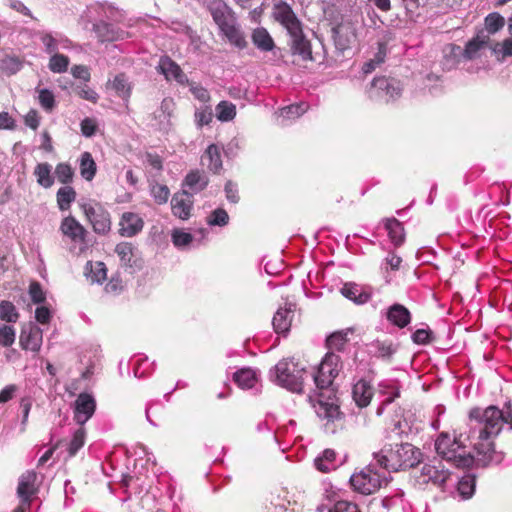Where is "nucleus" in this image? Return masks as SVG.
<instances>
[{
    "label": "nucleus",
    "mask_w": 512,
    "mask_h": 512,
    "mask_svg": "<svg viewBox=\"0 0 512 512\" xmlns=\"http://www.w3.org/2000/svg\"><path fill=\"white\" fill-rule=\"evenodd\" d=\"M216 117L219 121L228 122L236 116V106L229 101H221L215 108Z\"/></svg>",
    "instance_id": "nucleus-43"
},
{
    "label": "nucleus",
    "mask_w": 512,
    "mask_h": 512,
    "mask_svg": "<svg viewBox=\"0 0 512 512\" xmlns=\"http://www.w3.org/2000/svg\"><path fill=\"white\" fill-rule=\"evenodd\" d=\"M21 68L22 62L16 56L6 55L0 59V69L9 75L16 74Z\"/></svg>",
    "instance_id": "nucleus-47"
},
{
    "label": "nucleus",
    "mask_w": 512,
    "mask_h": 512,
    "mask_svg": "<svg viewBox=\"0 0 512 512\" xmlns=\"http://www.w3.org/2000/svg\"><path fill=\"white\" fill-rule=\"evenodd\" d=\"M234 381L243 389L252 388L257 382L256 371L251 368H242L233 375Z\"/></svg>",
    "instance_id": "nucleus-36"
},
{
    "label": "nucleus",
    "mask_w": 512,
    "mask_h": 512,
    "mask_svg": "<svg viewBox=\"0 0 512 512\" xmlns=\"http://www.w3.org/2000/svg\"><path fill=\"white\" fill-rule=\"evenodd\" d=\"M384 480H386L385 471L381 470L373 459L360 472L350 477V484L358 493L370 495L380 489Z\"/></svg>",
    "instance_id": "nucleus-6"
},
{
    "label": "nucleus",
    "mask_w": 512,
    "mask_h": 512,
    "mask_svg": "<svg viewBox=\"0 0 512 512\" xmlns=\"http://www.w3.org/2000/svg\"><path fill=\"white\" fill-rule=\"evenodd\" d=\"M86 440V429L83 426H80L76 429L72 435V439L70 440L67 451L69 457H74L78 451L84 446Z\"/></svg>",
    "instance_id": "nucleus-41"
},
{
    "label": "nucleus",
    "mask_w": 512,
    "mask_h": 512,
    "mask_svg": "<svg viewBox=\"0 0 512 512\" xmlns=\"http://www.w3.org/2000/svg\"><path fill=\"white\" fill-rule=\"evenodd\" d=\"M229 222L228 213L222 209H215L207 218V223L210 226H226Z\"/></svg>",
    "instance_id": "nucleus-50"
},
{
    "label": "nucleus",
    "mask_w": 512,
    "mask_h": 512,
    "mask_svg": "<svg viewBox=\"0 0 512 512\" xmlns=\"http://www.w3.org/2000/svg\"><path fill=\"white\" fill-rule=\"evenodd\" d=\"M352 330L348 329L346 331H338L334 332L327 338V346L329 349H335L337 351H341L344 349V346L348 342L347 335L351 333Z\"/></svg>",
    "instance_id": "nucleus-45"
},
{
    "label": "nucleus",
    "mask_w": 512,
    "mask_h": 512,
    "mask_svg": "<svg viewBox=\"0 0 512 512\" xmlns=\"http://www.w3.org/2000/svg\"><path fill=\"white\" fill-rule=\"evenodd\" d=\"M69 58L63 54L55 53L49 61V69L54 73H63L67 71Z\"/></svg>",
    "instance_id": "nucleus-48"
},
{
    "label": "nucleus",
    "mask_w": 512,
    "mask_h": 512,
    "mask_svg": "<svg viewBox=\"0 0 512 512\" xmlns=\"http://www.w3.org/2000/svg\"><path fill=\"white\" fill-rule=\"evenodd\" d=\"M332 37L335 46L340 51H345L356 42V30L352 23L344 22L332 28Z\"/></svg>",
    "instance_id": "nucleus-14"
},
{
    "label": "nucleus",
    "mask_w": 512,
    "mask_h": 512,
    "mask_svg": "<svg viewBox=\"0 0 512 512\" xmlns=\"http://www.w3.org/2000/svg\"><path fill=\"white\" fill-rule=\"evenodd\" d=\"M150 194L157 204L162 205L167 203L170 190L168 186L155 182L150 185Z\"/></svg>",
    "instance_id": "nucleus-46"
},
{
    "label": "nucleus",
    "mask_w": 512,
    "mask_h": 512,
    "mask_svg": "<svg viewBox=\"0 0 512 512\" xmlns=\"http://www.w3.org/2000/svg\"><path fill=\"white\" fill-rule=\"evenodd\" d=\"M340 291L345 298L353 301L357 305L367 303L372 295L368 289L353 282L345 283Z\"/></svg>",
    "instance_id": "nucleus-22"
},
{
    "label": "nucleus",
    "mask_w": 512,
    "mask_h": 512,
    "mask_svg": "<svg viewBox=\"0 0 512 512\" xmlns=\"http://www.w3.org/2000/svg\"><path fill=\"white\" fill-rule=\"evenodd\" d=\"M352 396L358 407H366L371 402L373 396V388L369 382L364 379H360L353 386Z\"/></svg>",
    "instance_id": "nucleus-27"
},
{
    "label": "nucleus",
    "mask_w": 512,
    "mask_h": 512,
    "mask_svg": "<svg viewBox=\"0 0 512 512\" xmlns=\"http://www.w3.org/2000/svg\"><path fill=\"white\" fill-rule=\"evenodd\" d=\"M203 160H208V168L212 172L219 173L222 169L220 147L215 144L209 145L203 155Z\"/></svg>",
    "instance_id": "nucleus-37"
},
{
    "label": "nucleus",
    "mask_w": 512,
    "mask_h": 512,
    "mask_svg": "<svg viewBox=\"0 0 512 512\" xmlns=\"http://www.w3.org/2000/svg\"><path fill=\"white\" fill-rule=\"evenodd\" d=\"M107 86L113 89L117 96L124 101H128L131 96L132 86L124 73H120L116 75L113 80H109Z\"/></svg>",
    "instance_id": "nucleus-30"
},
{
    "label": "nucleus",
    "mask_w": 512,
    "mask_h": 512,
    "mask_svg": "<svg viewBox=\"0 0 512 512\" xmlns=\"http://www.w3.org/2000/svg\"><path fill=\"white\" fill-rule=\"evenodd\" d=\"M379 468L392 473L416 467L423 460L421 450L408 442L385 444L373 453Z\"/></svg>",
    "instance_id": "nucleus-3"
},
{
    "label": "nucleus",
    "mask_w": 512,
    "mask_h": 512,
    "mask_svg": "<svg viewBox=\"0 0 512 512\" xmlns=\"http://www.w3.org/2000/svg\"><path fill=\"white\" fill-rule=\"evenodd\" d=\"M116 254L119 256L120 261L124 267L132 269H140L142 266L141 260L135 254V248L131 243L121 242L116 245Z\"/></svg>",
    "instance_id": "nucleus-23"
},
{
    "label": "nucleus",
    "mask_w": 512,
    "mask_h": 512,
    "mask_svg": "<svg viewBox=\"0 0 512 512\" xmlns=\"http://www.w3.org/2000/svg\"><path fill=\"white\" fill-rule=\"evenodd\" d=\"M37 475L34 471H26L19 478L17 487V494L21 498V501L30 506V498L35 493L34 484Z\"/></svg>",
    "instance_id": "nucleus-25"
},
{
    "label": "nucleus",
    "mask_w": 512,
    "mask_h": 512,
    "mask_svg": "<svg viewBox=\"0 0 512 512\" xmlns=\"http://www.w3.org/2000/svg\"><path fill=\"white\" fill-rule=\"evenodd\" d=\"M403 91L401 82L395 78L375 77L368 89V96L376 102H393L397 100Z\"/></svg>",
    "instance_id": "nucleus-7"
},
{
    "label": "nucleus",
    "mask_w": 512,
    "mask_h": 512,
    "mask_svg": "<svg viewBox=\"0 0 512 512\" xmlns=\"http://www.w3.org/2000/svg\"><path fill=\"white\" fill-rule=\"evenodd\" d=\"M60 230L73 242H85L87 231L73 216H67L62 220Z\"/></svg>",
    "instance_id": "nucleus-21"
},
{
    "label": "nucleus",
    "mask_w": 512,
    "mask_h": 512,
    "mask_svg": "<svg viewBox=\"0 0 512 512\" xmlns=\"http://www.w3.org/2000/svg\"><path fill=\"white\" fill-rule=\"evenodd\" d=\"M336 452L332 449H325L321 455L314 460L316 469L320 472L327 473L336 468Z\"/></svg>",
    "instance_id": "nucleus-35"
},
{
    "label": "nucleus",
    "mask_w": 512,
    "mask_h": 512,
    "mask_svg": "<svg viewBox=\"0 0 512 512\" xmlns=\"http://www.w3.org/2000/svg\"><path fill=\"white\" fill-rule=\"evenodd\" d=\"M272 17L286 29L291 54L298 56L302 61L313 60L311 43L304 35L302 23L291 6L284 1H278L273 5Z\"/></svg>",
    "instance_id": "nucleus-2"
},
{
    "label": "nucleus",
    "mask_w": 512,
    "mask_h": 512,
    "mask_svg": "<svg viewBox=\"0 0 512 512\" xmlns=\"http://www.w3.org/2000/svg\"><path fill=\"white\" fill-rule=\"evenodd\" d=\"M38 100L41 107L48 112L52 111L55 107V97L49 89L38 90Z\"/></svg>",
    "instance_id": "nucleus-52"
},
{
    "label": "nucleus",
    "mask_w": 512,
    "mask_h": 512,
    "mask_svg": "<svg viewBox=\"0 0 512 512\" xmlns=\"http://www.w3.org/2000/svg\"><path fill=\"white\" fill-rule=\"evenodd\" d=\"M307 371L294 360L283 359L270 370V378L279 386L294 393L303 390L304 375Z\"/></svg>",
    "instance_id": "nucleus-4"
},
{
    "label": "nucleus",
    "mask_w": 512,
    "mask_h": 512,
    "mask_svg": "<svg viewBox=\"0 0 512 512\" xmlns=\"http://www.w3.org/2000/svg\"><path fill=\"white\" fill-rule=\"evenodd\" d=\"M412 341L418 345H427L434 339L432 331L427 329H417L411 336Z\"/></svg>",
    "instance_id": "nucleus-55"
},
{
    "label": "nucleus",
    "mask_w": 512,
    "mask_h": 512,
    "mask_svg": "<svg viewBox=\"0 0 512 512\" xmlns=\"http://www.w3.org/2000/svg\"><path fill=\"white\" fill-rule=\"evenodd\" d=\"M341 367L340 356L333 352H328L319 364L317 371L311 372L310 375L313 378L316 387L319 390H324L332 385L333 380L338 376Z\"/></svg>",
    "instance_id": "nucleus-9"
},
{
    "label": "nucleus",
    "mask_w": 512,
    "mask_h": 512,
    "mask_svg": "<svg viewBox=\"0 0 512 512\" xmlns=\"http://www.w3.org/2000/svg\"><path fill=\"white\" fill-rule=\"evenodd\" d=\"M463 435H460L462 438ZM435 450L441 459L456 467H469L474 463V457L464 450L463 440L451 439L448 434L442 433L435 441Z\"/></svg>",
    "instance_id": "nucleus-5"
},
{
    "label": "nucleus",
    "mask_w": 512,
    "mask_h": 512,
    "mask_svg": "<svg viewBox=\"0 0 512 512\" xmlns=\"http://www.w3.org/2000/svg\"><path fill=\"white\" fill-rule=\"evenodd\" d=\"M505 424L512 429V402L508 401L501 410L496 406L485 409L475 407L469 412V430L465 440L477 453V464L488 466L499 464L503 460V453L495 450L494 439L500 434Z\"/></svg>",
    "instance_id": "nucleus-1"
},
{
    "label": "nucleus",
    "mask_w": 512,
    "mask_h": 512,
    "mask_svg": "<svg viewBox=\"0 0 512 512\" xmlns=\"http://www.w3.org/2000/svg\"><path fill=\"white\" fill-rule=\"evenodd\" d=\"M94 31L101 42L124 40L129 36L127 31L104 21L94 24Z\"/></svg>",
    "instance_id": "nucleus-17"
},
{
    "label": "nucleus",
    "mask_w": 512,
    "mask_h": 512,
    "mask_svg": "<svg viewBox=\"0 0 512 512\" xmlns=\"http://www.w3.org/2000/svg\"><path fill=\"white\" fill-rule=\"evenodd\" d=\"M384 315L389 323L400 329L408 326L412 319V315L408 308L399 303H394L389 306L385 310Z\"/></svg>",
    "instance_id": "nucleus-19"
},
{
    "label": "nucleus",
    "mask_w": 512,
    "mask_h": 512,
    "mask_svg": "<svg viewBox=\"0 0 512 512\" xmlns=\"http://www.w3.org/2000/svg\"><path fill=\"white\" fill-rule=\"evenodd\" d=\"M224 191L226 194V198L231 203H238L239 201V195H238V188L237 184H235L232 181H227L224 187Z\"/></svg>",
    "instance_id": "nucleus-62"
},
{
    "label": "nucleus",
    "mask_w": 512,
    "mask_h": 512,
    "mask_svg": "<svg viewBox=\"0 0 512 512\" xmlns=\"http://www.w3.org/2000/svg\"><path fill=\"white\" fill-rule=\"evenodd\" d=\"M183 185L188 187L192 193H197L206 188L208 185V178L204 173L198 170L191 171L186 175Z\"/></svg>",
    "instance_id": "nucleus-34"
},
{
    "label": "nucleus",
    "mask_w": 512,
    "mask_h": 512,
    "mask_svg": "<svg viewBox=\"0 0 512 512\" xmlns=\"http://www.w3.org/2000/svg\"><path fill=\"white\" fill-rule=\"evenodd\" d=\"M25 124L33 130H36L40 124V118L36 110H30L24 117Z\"/></svg>",
    "instance_id": "nucleus-64"
},
{
    "label": "nucleus",
    "mask_w": 512,
    "mask_h": 512,
    "mask_svg": "<svg viewBox=\"0 0 512 512\" xmlns=\"http://www.w3.org/2000/svg\"><path fill=\"white\" fill-rule=\"evenodd\" d=\"M55 175L59 182L68 184L72 181L74 171L67 163H59L55 168Z\"/></svg>",
    "instance_id": "nucleus-51"
},
{
    "label": "nucleus",
    "mask_w": 512,
    "mask_h": 512,
    "mask_svg": "<svg viewBox=\"0 0 512 512\" xmlns=\"http://www.w3.org/2000/svg\"><path fill=\"white\" fill-rule=\"evenodd\" d=\"M16 331L12 326L2 325L0 326V345L3 347H9L15 342Z\"/></svg>",
    "instance_id": "nucleus-53"
},
{
    "label": "nucleus",
    "mask_w": 512,
    "mask_h": 512,
    "mask_svg": "<svg viewBox=\"0 0 512 512\" xmlns=\"http://www.w3.org/2000/svg\"><path fill=\"white\" fill-rule=\"evenodd\" d=\"M341 367L340 356L333 352H328L319 364L317 371L311 372L310 375L313 378L316 387L319 390H324L332 385L333 380L338 376Z\"/></svg>",
    "instance_id": "nucleus-8"
},
{
    "label": "nucleus",
    "mask_w": 512,
    "mask_h": 512,
    "mask_svg": "<svg viewBox=\"0 0 512 512\" xmlns=\"http://www.w3.org/2000/svg\"><path fill=\"white\" fill-rule=\"evenodd\" d=\"M195 118L199 126L208 125L212 120V111L208 108L197 111Z\"/></svg>",
    "instance_id": "nucleus-63"
},
{
    "label": "nucleus",
    "mask_w": 512,
    "mask_h": 512,
    "mask_svg": "<svg viewBox=\"0 0 512 512\" xmlns=\"http://www.w3.org/2000/svg\"><path fill=\"white\" fill-rule=\"evenodd\" d=\"M384 225L392 243L395 246H401L405 240V231L402 223L396 218H388L385 220Z\"/></svg>",
    "instance_id": "nucleus-32"
},
{
    "label": "nucleus",
    "mask_w": 512,
    "mask_h": 512,
    "mask_svg": "<svg viewBox=\"0 0 512 512\" xmlns=\"http://www.w3.org/2000/svg\"><path fill=\"white\" fill-rule=\"evenodd\" d=\"M193 208L192 193L182 190L173 195L171 199V210L174 216L187 220Z\"/></svg>",
    "instance_id": "nucleus-15"
},
{
    "label": "nucleus",
    "mask_w": 512,
    "mask_h": 512,
    "mask_svg": "<svg viewBox=\"0 0 512 512\" xmlns=\"http://www.w3.org/2000/svg\"><path fill=\"white\" fill-rule=\"evenodd\" d=\"M75 198L76 192L71 186L61 187L57 192V204L59 209L62 211L69 209Z\"/></svg>",
    "instance_id": "nucleus-42"
},
{
    "label": "nucleus",
    "mask_w": 512,
    "mask_h": 512,
    "mask_svg": "<svg viewBox=\"0 0 512 512\" xmlns=\"http://www.w3.org/2000/svg\"><path fill=\"white\" fill-rule=\"evenodd\" d=\"M119 226V233L121 236L133 237L141 232L144 226V221L136 213L125 212L120 219Z\"/></svg>",
    "instance_id": "nucleus-20"
},
{
    "label": "nucleus",
    "mask_w": 512,
    "mask_h": 512,
    "mask_svg": "<svg viewBox=\"0 0 512 512\" xmlns=\"http://www.w3.org/2000/svg\"><path fill=\"white\" fill-rule=\"evenodd\" d=\"M82 208L95 233L106 234L110 231L111 218L108 211L101 206L93 207L89 204H83Z\"/></svg>",
    "instance_id": "nucleus-10"
},
{
    "label": "nucleus",
    "mask_w": 512,
    "mask_h": 512,
    "mask_svg": "<svg viewBox=\"0 0 512 512\" xmlns=\"http://www.w3.org/2000/svg\"><path fill=\"white\" fill-rule=\"evenodd\" d=\"M157 70L164 75L167 81L175 80L181 85L188 83V78L181 67L168 56L160 58Z\"/></svg>",
    "instance_id": "nucleus-16"
},
{
    "label": "nucleus",
    "mask_w": 512,
    "mask_h": 512,
    "mask_svg": "<svg viewBox=\"0 0 512 512\" xmlns=\"http://www.w3.org/2000/svg\"><path fill=\"white\" fill-rule=\"evenodd\" d=\"M253 44L261 51L268 52L272 51L275 47V43L267 29L258 27L254 29L251 35Z\"/></svg>",
    "instance_id": "nucleus-31"
},
{
    "label": "nucleus",
    "mask_w": 512,
    "mask_h": 512,
    "mask_svg": "<svg viewBox=\"0 0 512 512\" xmlns=\"http://www.w3.org/2000/svg\"><path fill=\"white\" fill-rule=\"evenodd\" d=\"M219 30L229 43L235 47L244 49L247 46L244 33L242 32L237 20L232 23H226V25Z\"/></svg>",
    "instance_id": "nucleus-26"
},
{
    "label": "nucleus",
    "mask_w": 512,
    "mask_h": 512,
    "mask_svg": "<svg viewBox=\"0 0 512 512\" xmlns=\"http://www.w3.org/2000/svg\"><path fill=\"white\" fill-rule=\"evenodd\" d=\"M77 95L87 101L92 103H96L98 101L99 95L95 90L88 87L87 85L78 86L76 88Z\"/></svg>",
    "instance_id": "nucleus-59"
},
{
    "label": "nucleus",
    "mask_w": 512,
    "mask_h": 512,
    "mask_svg": "<svg viewBox=\"0 0 512 512\" xmlns=\"http://www.w3.org/2000/svg\"><path fill=\"white\" fill-rule=\"evenodd\" d=\"M209 11L219 29L224 27L226 23H232L237 20L233 10L222 0L211 2Z\"/></svg>",
    "instance_id": "nucleus-18"
},
{
    "label": "nucleus",
    "mask_w": 512,
    "mask_h": 512,
    "mask_svg": "<svg viewBox=\"0 0 512 512\" xmlns=\"http://www.w3.org/2000/svg\"><path fill=\"white\" fill-rule=\"evenodd\" d=\"M85 270V275L91 283H101L106 279L107 270L103 262H88Z\"/></svg>",
    "instance_id": "nucleus-40"
},
{
    "label": "nucleus",
    "mask_w": 512,
    "mask_h": 512,
    "mask_svg": "<svg viewBox=\"0 0 512 512\" xmlns=\"http://www.w3.org/2000/svg\"><path fill=\"white\" fill-rule=\"evenodd\" d=\"M80 175L86 181H92L97 172V165L90 152H83L79 160Z\"/></svg>",
    "instance_id": "nucleus-33"
},
{
    "label": "nucleus",
    "mask_w": 512,
    "mask_h": 512,
    "mask_svg": "<svg viewBox=\"0 0 512 512\" xmlns=\"http://www.w3.org/2000/svg\"><path fill=\"white\" fill-rule=\"evenodd\" d=\"M329 512H361L357 504L340 500L337 501L332 508H330Z\"/></svg>",
    "instance_id": "nucleus-57"
},
{
    "label": "nucleus",
    "mask_w": 512,
    "mask_h": 512,
    "mask_svg": "<svg viewBox=\"0 0 512 512\" xmlns=\"http://www.w3.org/2000/svg\"><path fill=\"white\" fill-rule=\"evenodd\" d=\"M493 51L496 54H501L503 58L512 56V38L506 39L502 43H496Z\"/></svg>",
    "instance_id": "nucleus-60"
},
{
    "label": "nucleus",
    "mask_w": 512,
    "mask_h": 512,
    "mask_svg": "<svg viewBox=\"0 0 512 512\" xmlns=\"http://www.w3.org/2000/svg\"><path fill=\"white\" fill-rule=\"evenodd\" d=\"M476 488V477L466 474L457 482V492L462 499H469L474 495Z\"/></svg>",
    "instance_id": "nucleus-38"
},
{
    "label": "nucleus",
    "mask_w": 512,
    "mask_h": 512,
    "mask_svg": "<svg viewBox=\"0 0 512 512\" xmlns=\"http://www.w3.org/2000/svg\"><path fill=\"white\" fill-rule=\"evenodd\" d=\"M450 472L441 462L438 464L426 463L421 469L420 479L422 483H432L443 488L445 483L450 479Z\"/></svg>",
    "instance_id": "nucleus-13"
},
{
    "label": "nucleus",
    "mask_w": 512,
    "mask_h": 512,
    "mask_svg": "<svg viewBox=\"0 0 512 512\" xmlns=\"http://www.w3.org/2000/svg\"><path fill=\"white\" fill-rule=\"evenodd\" d=\"M19 313L16 310L15 305L7 300L0 302V319L9 323L17 322Z\"/></svg>",
    "instance_id": "nucleus-44"
},
{
    "label": "nucleus",
    "mask_w": 512,
    "mask_h": 512,
    "mask_svg": "<svg viewBox=\"0 0 512 512\" xmlns=\"http://www.w3.org/2000/svg\"><path fill=\"white\" fill-rule=\"evenodd\" d=\"M505 24V19L499 13H490L485 18V28L489 34H494Z\"/></svg>",
    "instance_id": "nucleus-49"
},
{
    "label": "nucleus",
    "mask_w": 512,
    "mask_h": 512,
    "mask_svg": "<svg viewBox=\"0 0 512 512\" xmlns=\"http://www.w3.org/2000/svg\"><path fill=\"white\" fill-rule=\"evenodd\" d=\"M95 410V398L91 394L80 393L73 405V419L78 425L83 426L94 415Z\"/></svg>",
    "instance_id": "nucleus-12"
},
{
    "label": "nucleus",
    "mask_w": 512,
    "mask_h": 512,
    "mask_svg": "<svg viewBox=\"0 0 512 512\" xmlns=\"http://www.w3.org/2000/svg\"><path fill=\"white\" fill-rule=\"evenodd\" d=\"M369 347L374 356L383 360H390L398 350V345L391 340H375L369 344Z\"/></svg>",
    "instance_id": "nucleus-29"
},
{
    "label": "nucleus",
    "mask_w": 512,
    "mask_h": 512,
    "mask_svg": "<svg viewBox=\"0 0 512 512\" xmlns=\"http://www.w3.org/2000/svg\"><path fill=\"white\" fill-rule=\"evenodd\" d=\"M488 35L478 34L476 37L471 39L467 44L465 49L462 51L460 46L452 45L451 51L455 52L456 50L462 52V55L466 59H474L477 57L478 52L487 45Z\"/></svg>",
    "instance_id": "nucleus-28"
},
{
    "label": "nucleus",
    "mask_w": 512,
    "mask_h": 512,
    "mask_svg": "<svg viewBox=\"0 0 512 512\" xmlns=\"http://www.w3.org/2000/svg\"><path fill=\"white\" fill-rule=\"evenodd\" d=\"M29 295L35 304H41L45 301V293L38 282H32L29 286Z\"/></svg>",
    "instance_id": "nucleus-58"
},
{
    "label": "nucleus",
    "mask_w": 512,
    "mask_h": 512,
    "mask_svg": "<svg viewBox=\"0 0 512 512\" xmlns=\"http://www.w3.org/2000/svg\"><path fill=\"white\" fill-rule=\"evenodd\" d=\"M294 305L289 303L280 307L274 314L272 325L276 333H287L290 329L293 317Z\"/></svg>",
    "instance_id": "nucleus-24"
},
{
    "label": "nucleus",
    "mask_w": 512,
    "mask_h": 512,
    "mask_svg": "<svg viewBox=\"0 0 512 512\" xmlns=\"http://www.w3.org/2000/svg\"><path fill=\"white\" fill-rule=\"evenodd\" d=\"M307 109L305 103L292 104L281 109V116L287 119L301 116Z\"/></svg>",
    "instance_id": "nucleus-54"
},
{
    "label": "nucleus",
    "mask_w": 512,
    "mask_h": 512,
    "mask_svg": "<svg viewBox=\"0 0 512 512\" xmlns=\"http://www.w3.org/2000/svg\"><path fill=\"white\" fill-rule=\"evenodd\" d=\"M43 342V331L35 323L29 322L22 326L19 344L22 349L39 352Z\"/></svg>",
    "instance_id": "nucleus-11"
},
{
    "label": "nucleus",
    "mask_w": 512,
    "mask_h": 512,
    "mask_svg": "<svg viewBox=\"0 0 512 512\" xmlns=\"http://www.w3.org/2000/svg\"><path fill=\"white\" fill-rule=\"evenodd\" d=\"M81 126V133L85 137H92L97 129V125L94 119L92 118H85L80 123Z\"/></svg>",
    "instance_id": "nucleus-61"
},
{
    "label": "nucleus",
    "mask_w": 512,
    "mask_h": 512,
    "mask_svg": "<svg viewBox=\"0 0 512 512\" xmlns=\"http://www.w3.org/2000/svg\"><path fill=\"white\" fill-rule=\"evenodd\" d=\"M52 166L49 163H39L34 169V175L37 183L44 187L50 188L54 184V178L51 174Z\"/></svg>",
    "instance_id": "nucleus-39"
},
{
    "label": "nucleus",
    "mask_w": 512,
    "mask_h": 512,
    "mask_svg": "<svg viewBox=\"0 0 512 512\" xmlns=\"http://www.w3.org/2000/svg\"><path fill=\"white\" fill-rule=\"evenodd\" d=\"M193 241V236L190 233L182 230H174L172 234V242L176 247L184 248Z\"/></svg>",
    "instance_id": "nucleus-56"
}]
</instances>
